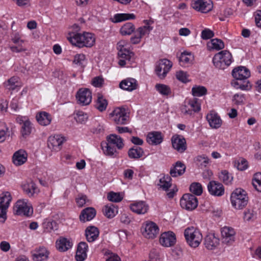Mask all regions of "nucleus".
<instances>
[{"label":"nucleus","mask_w":261,"mask_h":261,"mask_svg":"<svg viewBox=\"0 0 261 261\" xmlns=\"http://www.w3.org/2000/svg\"><path fill=\"white\" fill-rule=\"evenodd\" d=\"M32 126L30 121L25 120L21 126V134L23 136L29 135L31 132Z\"/></svg>","instance_id":"54"},{"label":"nucleus","mask_w":261,"mask_h":261,"mask_svg":"<svg viewBox=\"0 0 261 261\" xmlns=\"http://www.w3.org/2000/svg\"><path fill=\"white\" fill-rule=\"evenodd\" d=\"M77 102L83 106L89 105L92 100V93L88 89H80L76 95Z\"/></svg>","instance_id":"16"},{"label":"nucleus","mask_w":261,"mask_h":261,"mask_svg":"<svg viewBox=\"0 0 261 261\" xmlns=\"http://www.w3.org/2000/svg\"><path fill=\"white\" fill-rule=\"evenodd\" d=\"M15 215L30 217L33 213V209L32 204L28 199H19L16 202L14 208Z\"/></svg>","instance_id":"6"},{"label":"nucleus","mask_w":261,"mask_h":261,"mask_svg":"<svg viewBox=\"0 0 261 261\" xmlns=\"http://www.w3.org/2000/svg\"><path fill=\"white\" fill-rule=\"evenodd\" d=\"M8 128L5 123L0 122V142H4L7 136Z\"/></svg>","instance_id":"53"},{"label":"nucleus","mask_w":261,"mask_h":261,"mask_svg":"<svg viewBox=\"0 0 261 261\" xmlns=\"http://www.w3.org/2000/svg\"><path fill=\"white\" fill-rule=\"evenodd\" d=\"M33 260L44 261L48 257L49 252L44 247H40L32 252Z\"/></svg>","instance_id":"24"},{"label":"nucleus","mask_w":261,"mask_h":261,"mask_svg":"<svg viewBox=\"0 0 261 261\" xmlns=\"http://www.w3.org/2000/svg\"><path fill=\"white\" fill-rule=\"evenodd\" d=\"M102 211L104 215L109 218L114 217L118 212L117 208L113 204L105 205Z\"/></svg>","instance_id":"37"},{"label":"nucleus","mask_w":261,"mask_h":261,"mask_svg":"<svg viewBox=\"0 0 261 261\" xmlns=\"http://www.w3.org/2000/svg\"><path fill=\"white\" fill-rule=\"evenodd\" d=\"M36 119L38 123L43 126L48 125L51 121L50 115L45 112H41L37 114Z\"/></svg>","instance_id":"34"},{"label":"nucleus","mask_w":261,"mask_h":261,"mask_svg":"<svg viewBox=\"0 0 261 261\" xmlns=\"http://www.w3.org/2000/svg\"><path fill=\"white\" fill-rule=\"evenodd\" d=\"M185 165L180 161L176 162L174 165L171 167L170 174L172 177H175L182 175L186 170Z\"/></svg>","instance_id":"28"},{"label":"nucleus","mask_w":261,"mask_h":261,"mask_svg":"<svg viewBox=\"0 0 261 261\" xmlns=\"http://www.w3.org/2000/svg\"><path fill=\"white\" fill-rule=\"evenodd\" d=\"M107 106V100L104 98L102 95L98 94L95 104L96 108L99 111L102 112L106 109Z\"/></svg>","instance_id":"44"},{"label":"nucleus","mask_w":261,"mask_h":261,"mask_svg":"<svg viewBox=\"0 0 261 261\" xmlns=\"http://www.w3.org/2000/svg\"><path fill=\"white\" fill-rule=\"evenodd\" d=\"M255 21L256 25L261 28V10L257 11L255 15Z\"/></svg>","instance_id":"64"},{"label":"nucleus","mask_w":261,"mask_h":261,"mask_svg":"<svg viewBox=\"0 0 261 261\" xmlns=\"http://www.w3.org/2000/svg\"><path fill=\"white\" fill-rule=\"evenodd\" d=\"M176 78L182 83H187L189 81L187 73L182 71L177 72L176 74Z\"/></svg>","instance_id":"60"},{"label":"nucleus","mask_w":261,"mask_h":261,"mask_svg":"<svg viewBox=\"0 0 261 261\" xmlns=\"http://www.w3.org/2000/svg\"><path fill=\"white\" fill-rule=\"evenodd\" d=\"M99 230L95 226H89L85 230L86 239L89 242H93L95 241L99 236Z\"/></svg>","instance_id":"33"},{"label":"nucleus","mask_w":261,"mask_h":261,"mask_svg":"<svg viewBox=\"0 0 261 261\" xmlns=\"http://www.w3.org/2000/svg\"><path fill=\"white\" fill-rule=\"evenodd\" d=\"M143 150L140 147H133L128 151V155L132 159H138L143 156Z\"/></svg>","instance_id":"38"},{"label":"nucleus","mask_w":261,"mask_h":261,"mask_svg":"<svg viewBox=\"0 0 261 261\" xmlns=\"http://www.w3.org/2000/svg\"><path fill=\"white\" fill-rule=\"evenodd\" d=\"M106 146L102 145L103 151L105 154L112 156L117 153L116 147L121 149L123 147L124 144L122 139L115 134H111L107 137Z\"/></svg>","instance_id":"2"},{"label":"nucleus","mask_w":261,"mask_h":261,"mask_svg":"<svg viewBox=\"0 0 261 261\" xmlns=\"http://www.w3.org/2000/svg\"><path fill=\"white\" fill-rule=\"evenodd\" d=\"M243 81L235 80L232 81L231 85L236 89H240L242 90H247L250 87L249 81H243V83H242Z\"/></svg>","instance_id":"43"},{"label":"nucleus","mask_w":261,"mask_h":261,"mask_svg":"<svg viewBox=\"0 0 261 261\" xmlns=\"http://www.w3.org/2000/svg\"><path fill=\"white\" fill-rule=\"evenodd\" d=\"M113 121L117 124H125L129 121V113L123 107L115 108L111 114Z\"/></svg>","instance_id":"10"},{"label":"nucleus","mask_w":261,"mask_h":261,"mask_svg":"<svg viewBox=\"0 0 261 261\" xmlns=\"http://www.w3.org/2000/svg\"><path fill=\"white\" fill-rule=\"evenodd\" d=\"M27 160V153L23 150H19L13 155V162L17 166L23 164Z\"/></svg>","instance_id":"32"},{"label":"nucleus","mask_w":261,"mask_h":261,"mask_svg":"<svg viewBox=\"0 0 261 261\" xmlns=\"http://www.w3.org/2000/svg\"><path fill=\"white\" fill-rule=\"evenodd\" d=\"M119 87L124 90L132 91L137 89V81L133 78H127L120 83Z\"/></svg>","instance_id":"25"},{"label":"nucleus","mask_w":261,"mask_h":261,"mask_svg":"<svg viewBox=\"0 0 261 261\" xmlns=\"http://www.w3.org/2000/svg\"><path fill=\"white\" fill-rule=\"evenodd\" d=\"M232 76L237 80L246 81L250 76L249 70L244 66H239L232 71Z\"/></svg>","instance_id":"21"},{"label":"nucleus","mask_w":261,"mask_h":261,"mask_svg":"<svg viewBox=\"0 0 261 261\" xmlns=\"http://www.w3.org/2000/svg\"><path fill=\"white\" fill-rule=\"evenodd\" d=\"M191 6L196 11L204 13L211 11L213 7L211 0H192Z\"/></svg>","instance_id":"13"},{"label":"nucleus","mask_w":261,"mask_h":261,"mask_svg":"<svg viewBox=\"0 0 261 261\" xmlns=\"http://www.w3.org/2000/svg\"><path fill=\"white\" fill-rule=\"evenodd\" d=\"M85 59L86 57L84 54H77L74 57L73 63L78 66L83 67Z\"/></svg>","instance_id":"56"},{"label":"nucleus","mask_w":261,"mask_h":261,"mask_svg":"<svg viewBox=\"0 0 261 261\" xmlns=\"http://www.w3.org/2000/svg\"><path fill=\"white\" fill-rule=\"evenodd\" d=\"M214 36V33L209 29H205L202 31L201 38L203 39H208Z\"/></svg>","instance_id":"61"},{"label":"nucleus","mask_w":261,"mask_h":261,"mask_svg":"<svg viewBox=\"0 0 261 261\" xmlns=\"http://www.w3.org/2000/svg\"><path fill=\"white\" fill-rule=\"evenodd\" d=\"M147 142L151 145H158L163 141V137L160 132H152L148 134Z\"/></svg>","instance_id":"31"},{"label":"nucleus","mask_w":261,"mask_h":261,"mask_svg":"<svg viewBox=\"0 0 261 261\" xmlns=\"http://www.w3.org/2000/svg\"><path fill=\"white\" fill-rule=\"evenodd\" d=\"M88 245L86 242H80L77 246L75 258L77 261H84L87 257Z\"/></svg>","instance_id":"27"},{"label":"nucleus","mask_w":261,"mask_h":261,"mask_svg":"<svg viewBox=\"0 0 261 261\" xmlns=\"http://www.w3.org/2000/svg\"><path fill=\"white\" fill-rule=\"evenodd\" d=\"M107 198L109 200L115 202H120L123 199V197L119 193L113 192H110L108 195Z\"/></svg>","instance_id":"55"},{"label":"nucleus","mask_w":261,"mask_h":261,"mask_svg":"<svg viewBox=\"0 0 261 261\" xmlns=\"http://www.w3.org/2000/svg\"><path fill=\"white\" fill-rule=\"evenodd\" d=\"M66 141L65 138L60 135L50 136L47 141L48 147L53 150L59 151L62 144Z\"/></svg>","instance_id":"15"},{"label":"nucleus","mask_w":261,"mask_h":261,"mask_svg":"<svg viewBox=\"0 0 261 261\" xmlns=\"http://www.w3.org/2000/svg\"><path fill=\"white\" fill-rule=\"evenodd\" d=\"M206 119L210 126L213 128H218L221 126L222 120L218 114L214 111L207 114Z\"/></svg>","instance_id":"23"},{"label":"nucleus","mask_w":261,"mask_h":261,"mask_svg":"<svg viewBox=\"0 0 261 261\" xmlns=\"http://www.w3.org/2000/svg\"><path fill=\"white\" fill-rule=\"evenodd\" d=\"M124 42L120 41L117 44L118 55L120 57L119 65L122 67L126 64H131L134 60V54L124 47Z\"/></svg>","instance_id":"7"},{"label":"nucleus","mask_w":261,"mask_h":261,"mask_svg":"<svg viewBox=\"0 0 261 261\" xmlns=\"http://www.w3.org/2000/svg\"><path fill=\"white\" fill-rule=\"evenodd\" d=\"M21 34L19 32H13L12 36V40L13 42L15 43H17L19 42H22V40H21Z\"/></svg>","instance_id":"62"},{"label":"nucleus","mask_w":261,"mask_h":261,"mask_svg":"<svg viewBox=\"0 0 261 261\" xmlns=\"http://www.w3.org/2000/svg\"><path fill=\"white\" fill-rule=\"evenodd\" d=\"M55 223V221L46 220L43 223V227L47 231H49L53 229V224Z\"/></svg>","instance_id":"63"},{"label":"nucleus","mask_w":261,"mask_h":261,"mask_svg":"<svg viewBox=\"0 0 261 261\" xmlns=\"http://www.w3.org/2000/svg\"><path fill=\"white\" fill-rule=\"evenodd\" d=\"M71 43L79 47H91L95 41L94 35L90 33L84 32L81 33H73L68 37Z\"/></svg>","instance_id":"1"},{"label":"nucleus","mask_w":261,"mask_h":261,"mask_svg":"<svg viewBox=\"0 0 261 261\" xmlns=\"http://www.w3.org/2000/svg\"><path fill=\"white\" fill-rule=\"evenodd\" d=\"M159 230V229L155 223L149 222L146 223L142 234L146 238L153 239L158 234Z\"/></svg>","instance_id":"20"},{"label":"nucleus","mask_w":261,"mask_h":261,"mask_svg":"<svg viewBox=\"0 0 261 261\" xmlns=\"http://www.w3.org/2000/svg\"><path fill=\"white\" fill-rule=\"evenodd\" d=\"M207 189L210 194L214 196H222L225 192L223 185L215 180L209 182L207 185Z\"/></svg>","instance_id":"17"},{"label":"nucleus","mask_w":261,"mask_h":261,"mask_svg":"<svg viewBox=\"0 0 261 261\" xmlns=\"http://www.w3.org/2000/svg\"><path fill=\"white\" fill-rule=\"evenodd\" d=\"M96 215L95 210L91 207H87L81 212L80 216L81 221L85 222L91 220Z\"/></svg>","instance_id":"29"},{"label":"nucleus","mask_w":261,"mask_h":261,"mask_svg":"<svg viewBox=\"0 0 261 261\" xmlns=\"http://www.w3.org/2000/svg\"><path fill=\"white\" fill-rule=\"evenodd\" d=\"M190 191L194 194L199 196L203 192L202 185L199 182H193L190 185Z\"/></svg>","instance_id":"48"},{"label":"nucleus","mask_w":261,"mask_h":261,"mask_svg":"<svg viewBox=\"0 0 261 261\" xmlns=\"http://www.w3.org/2000/svg\"><path fill=\"white\" fill-rule=\"evenodd\" d=\"M12 196L9 192L0 194V222L4 223L7 219V212L12 201Z\"/></svg>","instance_id":"8"},{"label":"nucleus","mask_w":261,"mask_h":261,"mask_svg":"<svg viewBox=\"0 0 261 261\" xmlns=\"http://www.w3.org/2000/svg\"><path fill=\"white\" fill-rule=\"evenodd\" d=\"M172 66V64L169 60L166 59L160 60L156 65L155 73L160 79H163Z\"/></svg>","instance_id":"12"},{"label":"nucleus","mask_w":261,"mask_h":261,"mask_svg":"<svg viewBox=\"0 0 261 261\" xmlns=\"http://www.w3.org/2000/svg\"><path fill=\"white\" fill-rule=\"evenodd\" d=\"M219 243V239L214 234H207L204 239V245L206 248L212 250L215 248Z\"/></svg>","instance_id":"30"},{"label":"nucleus","mask_w":261,"mask_h":261,"mask_svg":"<svg viewBox=\"0 0 261 261\" xmlns=\"http://www.w3.org/2000/svg\"><path fill=\"white\" fill-rule=\"evenodd\" d=\"M197 165L201 168H205L209 163V159L204 155H198L195 159Z\"/></svg>","instance_id":"47"},{"label":"nucleus","mask_w":261,"mask_h":261,"mask_svg":"<svg viewBox=\"0 0 261 261\" xmlns=\"http://www.w3.org/2000/svg\"><path fill=\"white\" fill-rule=\"evenodd\" d=\"M72 243L67 239L62 238L56 242L57 248L60 251H65L70 248Z\"/></svg>","instance_id":"36"},{"label":"nucleus","mask_w":261,"mask_h":261,"mask_svg":"<svg viewBox=\"0 0 261 261\" xmlns=\"http://www.w3.org/2000/svg\"><path fill=\"white\" fill-rule=\"evenodd\" d=\"M173 148L179 153L184 152L187 148L186 139L181 136L175 135L171 138Z\"/></svg>","instance_id":"18"},{"label":"nucleus","mask_w":261,"mask_h":261,"mask_svg":"<svg viewBox=\"0 0 261 261\" xmlns=\"http://www.w3.org/2000/svg\"><path fill=\"white\" fill-rule=\"evenodd\" d=\"M155 88L162 95H168L171 93L170 88L166 85L158 84L155 85Z\"/></svg>","instance_id":"52"},{"label":"nucleus","mask_w":261,"mask_h":261,"mask_svg":"<svg viewBox=\"0 0 261 261\" xmlns=\"http://www.w3.org/2000/svg\"><path fill=\"white\" fill-rule=\"evenodd\" d=\"M74 119L77 122L81 123H85L88 119L87 114L82 111H79L75 114Z\"/></svg>","instance_id":"57"},{"label":"nucleus","mask_w":261,"mask_h":261,"mask_svg":"<svg viewBox=\"0 0 261 261\" xmlns=\"http://www.w3.org/2000/svg\"><path fill=\"white\" fill-rule=\"evenodd\" d=\"M219 178L225 185L231 184L233 180V177L227 170L221 171L219 174Z\"/></svg>","instance_id":"41"},{"label":"nucleus","mask_w":261,"mask_h":261,"mask_svg":"<svg viewBox=\"0 0 261 261\" xmlns=\"http://www.w3.org/2000/svg\"><path fill=\"white\" fill-rule=\"evenodd\" d=\"M207 93L205 87L200 86H195L192 88V93L194 96H202Z\"/></svg>","instance_id":"46"},{"label":"nucleus","mask_w":261,"mask_h":261,"mask_svg":"<svg viewBox=\"0 0 261 261\" xmlns=\"http://www.w3.org/2000/svg\"><path fill=\"white\" fill-rule=\"evenodd\" d=\"M201 109V105L198 98H193L185 102L181 108V112L186 115H193L195 113L198 112Z\"/></svg>","instance_id":"9"},{"label":"nucleus","mask_w":261,"mask_h":261,"mask_svg":"<svg viewBox=\"0 0 261 261\" xmlns=\"http://www.w3.org/2000/svg\"><path fill=\"white\" fill-rule=\"evenodd\" d=\"M130 210L137 214H144L148 210V205L142 201L135 202L130 205Z\"/></svg>","instance_id":"26"},{"label":"nucleus","mask_w":261,"mask_h":261,"mask_svg":"<svg viewBox=\"0 0 261 261\" xmlns=\"http://www.w3.org/2000/svg\"><path fill=\"white\" fill-rule=\"evenodd\" d=\"M221 232L223 244L231 245L234 242L236 232L233 228L224 226L221 228Z\"/></svg>","instance_id":"14"},{"label":"nucleus","mask_w":261,"mask_h":261,"mask_svg":"<svg viewBox=\"0 0 261 261\" xmlns=\"http://www.w3.org/2000/svg\"><path fill=\"white\" fill-rule=\"evenodd\" d=\"M144 22L146 24V25L143 27H140L136 31V33L140 36L141 38L146 35H148L150 32L152 30V27L149 25L150 22L149 20H145Z\"/></svg>","instance_id":"40"},{"label":"nucleus","mask_w":261,"mask_h":261,"mask_svg":"<svg viewBox=\"0 0 261 261\" xmlns=\"http://www.w3.org/2000/svg\"><path fill=\"white\" fill-rule=\"evenodd\" d=\"M252 184L257 191L261 192V173H256L254 175Z\"/></svg>","instance_id":"51"},{"label":"nucleus","mask_w":261,"mask_h":261,"mask_svg":"<svg viewBox=\"0 0 261 261\" xmlns=\"http://www.w3.org/2000/svg\"><path fill=\"white\" fill-rule=\"evenodd\" d=\"M21 188L24 193L29 197L34 196L39 191L36 184L30 179L23 182L21 184Z\"/></svg>","instance_id":"19"},{"label":"nucleus","mask_w":261,"mask_h":261,"mask_svg":"<svg viewBox=\"0 0 261 261\" xmlns=\"http://www.w3.org/2000/svg\"><path fill=\"white\" fill-rule=\"evenodd\" d=\"M171 178L169 175H165L161 178L158 186L164 191H167L171 186Z\"/></svg>","instance_id":"42"},{"label":"nucleus","mask_w":261,"mask_h":261,"mask_svg":"<svg viewBox=\"0 0 261 261\" xmlns=\"http://www.w3.org/2000/svg\"><path fill=\"white\" fill-rule=\"evenodd\" d=\"M194 60V56L191 53L184 51L179 58V61L182 66H187L191 64Z\"/></svg>","instance_id":"35"},{"label":"nucleus","mask_w":261,"mask_h":261,"mask_svg":"<svg viewBox=\"0 0 261 261\" xmlns=\"http://www.w3.org/2000/svg\"><path fill=\"white\" fill-rule=\"evenodd\" d=\"M210 44L211 45L208 44V46L218 50L222 49L224 47L223 42L221 39L217 38L212 39Z\"/></svg>","instance_id":"50"},{"label":"nucleus","mask_w":261,"mask_h":261,"mask_svg":"<svg viewBox=\"0 0 261 261\" xmlns=\"http://www.w3.org/2000/svg\"><path fill=\"white\" fill-rule=\"evenodd\" d=\"M248 197L245 191L242 189H237L231 194V202L237 209H242L248 203Z\"/></svg>","instance_id":"5"},{"label":"nucleus","mask_w":261,"mask_h":261,"mask_svg":"<svg viewBox=\"0 0 261 261\" xmlns=\"http://www.w3.org/2000/svg\"><path fill=\"white\" fill-rule=\"evenodd\" d=\"M135 26L131 22L124 24L120 29L121 34L122 35H129L135 31Z\"/></svg>","instance_id":"45"},{"label":"nucleus","mask_w":261,"mask_h":261,"mask_svg":"<svg viewBox=\"0 0 261 261\" xmlns=\"http://www.w3.org/2000/svg\"><path fill=\"white\" fill-rule=\"evenodd\" d=\"M18 78L13 76L5 83V87L9 90H13L18 86Z\"/></svg>","instance_id":"49"},{"label":"nucleus","mask_w":261,"mask_h":261,"mask_svg":"<svg viewBox=\"0 0 261 261\" xmlns=\"http://www.w3.org/2000/svg\"><path fill=\"white\" fill-rule=\"evenodd\" d=\"M135 15L129 13H117L114 15L113 21L115 23L120 22L126 20L134 19Z\"/></svg>","instance_id":"39"},{"label":"nucleus","mask_w":261,"mask_h":261,"mask_svg":"<svg viewBox=\"0 0 261 261\" xmlns=\"http://www.w3.org/2000/svg\"><path fill=\"white\" fill-rule=\"evenodd\" d=\"M88 200L86 195H79L78 197L76 198V202L79 207L83 206L87 202Z\"/></svg>","instance_id":"59"},{"label":"nucleus","mask_w":261,"mask_h":261,"mask_svg":"<svg viewBox=\"0 0 261 261\" xmlns=\"http://www.w3.org/2000/svg\"><path fill=\"white\" fill-rule=\"evenodd\" d=\"M232 62V56L226 50H222L215 54L213 58V63L216 68L224 69L229 66Z\"/></svg>","instance_id":"4"},{"label":"nucleus","mask_w":261,"mask_h":261,"mask_svg":"<svg viewBox=\"0 0 261 261\" xmlns=\"http://www.w3.org/2000/svg\"><path fill=\"white\" fill-rule=\"evenodd\" d=\"M184 236L188 244L192 248L197 247L202 240L200 231L193 226L187 227L185 230Z\"/></svg>","instance_id":"3"},{"label":"nucleus","mask_w":261,"mask_h":261,"mask_svg":"<svg viewBox=\"0 0 261 261\" xmlns=\"http://www.w3.org/2000/svg\"><path fill=\"white\" fill-rule=\"evenodd\" d=\"M180 204L182 208L188 211H192L197 207L198 199L194 195L185 194L180 200Z\"/></svg>","instance_id":"11"},{"label":"nucleus","mask_w":261,"mask_h":261,"mask_svg":"<svg viewBox=\"0 0 261 261\" xmlns=\"http://www.w3.org/2000/svg\"><path fill=\"white\" fill-rule=\"evenodd\" d=\"M245 100V96L243 94H235L232 97V101L237 105H242Z\"/></svg>","instance_id":"58"},{"label":"nucleus","mask_w":261,"mask_h":261,"mask_svg":"<svg viewBox=\"0 0 261 261\" xmlns=\"http://www.w3.org/2000/svg\"><path fill=\"white\" fill-rule=\"evenodd\" d=\"M176 238L173 232L168 231L163 233L160 238V242L165 247H170L174 245Z\"/></svg>","instance_id":"22"}]
</instances>
